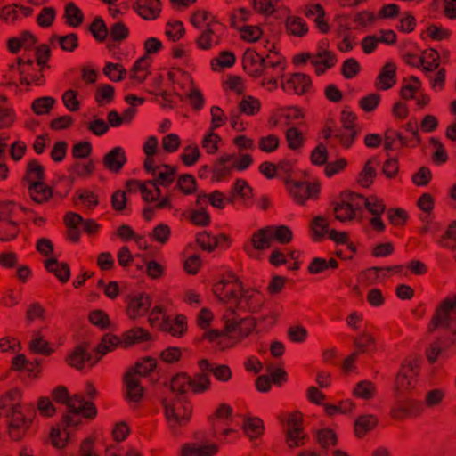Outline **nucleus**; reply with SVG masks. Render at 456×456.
Returning <instances> with one entry per match:
<instances>
[{"label":"nucleus","instance_id":"nucleus-60","mask_svg":"<svg viewBox=\"0 0 456 456\" xmlns=\"http://www.w3.org/2000/svg\"><path fill=\"white\" fill-rule=\"evenodd\" d=\"M20 232L18 223L12 220H7L0 226V240L3 241H9L15 239Z\"/></svg>","mask_w":456,"mask_h":456},{"label":"nucleus","instance_id":"nucleus-7","mask_svg":"<svg viewBox=\"0 0 456 456\" xmlns=\"http://www.w3.org/2000/svg\"><path fill=\"white\" fill-rule=\"evenodd\" d=\"M242 283L233 275L216 282L213 287L214 294L225 304H238L242 296Z\"/></svg>","mask_w":456,"mask_h":456},{"label":"nucleus","instance_id":"nucleus-50","mask_svg":"<svg viewBox=\"0 0 456 456\" xmlns=\"http://www.w3.org/2000/svg\"><path fill=\"white\" fill-rule=\"evenodd\" d=\"M191 377L186 373H178L170 380V388L174 393L183 395L190 388Z\"/></svg>","mask_w":456,"mask_h":456},{"label":"nucleus","instance_id":"nucleus-6","mask_svg":"<svg viewBox=\"0 0 456 456\" xmlns=\"http://www.w3.org/2000/svg\"><path fill=\"white\" fill-rule=\"evenodd\" d=\"M129 190H139L142 193V200L146 202H157L155 208L158 209L171 208V201L168 195L160 199L161 191L156 184V182L146 181H129L127 183Z\"/></svg>","mask_w":456,"mask_h":456},{"label":"nucleus","instance_id":"nucleus-16","mask_svg":"<svg viewBox=\"0 0 456 456\" xmlns=\"http://www.w3.org/2000/svg\"><path fill=\"white\" fill-rule=\"evenodd\" d=\"M396 84V65L387 62L380 69L375 80V87L378 90L386 91Z\"/></svg>","mask_w":456,"mask_h":456},{"label":"nucleus","instance_id":"nucleus-13","mask_svg":"<svg viewBox=\"0 0 456 456\" xmlns=\"http://www.w3.org/2000/svg\"><path fill=\"white\" fill-rule=\"evenodd\" d=\"M88 346L86 345H79L71 351L67 356L66 362L71 367L81 370L85 367L86 362H89L91 366L97 363L101 358L96 357L93 359L87 352Z\"/></svg>","mask_w":456,"mask_h":456},{"label":"nucleus","instance_id":"nucleus-57","mask_svg":"<svg viewBox=\"0 0 456 456\" xmlns=\"http://www.w3.org/2000/svg\"><path fill=\"white\" fill-rule=\"evenodd\" d=\"M66 22L71 27H78L83 21V13L73 3H69L65 7Z\"/></svg>","mask_w":456,"mask_h":456},{"label":"nucleus","instance_id":"nucleus-3","mask_svg":"<svg viewBox=\"0 0 456 456\" xmlns=\"http://www.w3.org/2000/svg\"><path fill=\"white\" fill-rule=\"evenodd\" d=\"M456 295L447 297L436 305L428 325V331L434 333L438 329L450 330L456 329Z\"/></svg>","mask_w":456,"mask_h":456},{"label":"nucleus","instance_id":"nucleus-36","mask_svg":"<svg viewBox=\"0 0 456 456\" xmlns=\"http://www.w3.org/2000/svg\"><path fill=\"white\" fill-rule=\"evenodd\" d=\"M45 178V169L37 160H30L27 165L23 182L29 184L42 183Z\"/></svg>","mask_w":456,"mask_h":456},{"label":"nucleus","instance_id":"nucleus-1","mask_svg":"<svg viewBox=\"0 0 456 456\" xmlns=\"http://www.w3.org/2000/svg\"><path fill=\"white\" fill-rule=\"evenodd\" d=\"M224 330H210L203 338L216 343L220 350L232 348L248 338L256 330L257 322L252 316L238 319L234 311L228 308L224 316Z\"/></svg>","mask_w":456,"mask_h":456},{"label":"nucleus","instance_id":"nucleus-51","mask_svg":"<svg viewBox=\"0 0 456 456\" xmlns=\"http://www.w3.org/2000/svg\"><path fill=\"white\" fill-rule=\"evenodd\" d=\"M94 170V164L93 160H89L86 163L77 162L74 164L70 169V178L75 180L76 178H86L90 176Z\"/></svg>","mask_w":456,"mask_h":456},{"label":"nucleus","instance_id":"nucleus-42","mask_svg":"<svg viewBox=\"0 0 456 456\" xmlns=\"http://www.w3.org/2000/svg\"><path fill=\"white\" fill-rule=\"evenodd\" d=\"M261 102L252 95L244 96L238 104L240 113L248 116L258 114L261 110Z\"/></svg>","mask_w":456,"mask_h":456},{"label":"nucleus","instance_id":"nucleus-62","mask_svg":"<svg viewBox=\"0 0 456 456\" xmlns=\"http://www.w3.org/2000/svg\"><path fill=\"white\" fill-rule=\"evenodd\" d=\"M156 360L151 357L143 358L141 362H138L134 369L130 370L137 377H145L151 373L156 368Z\"/></svg>","mask_w":456,"mask_h":456},{"label":"nucleus","instance_id":"nucleus-37","mask_svg":"<svg viewBox=\"0 0 456 456\" xmlns=\"http://www.w3.org/2000/svg\"><path fill=\"white\" fill-rule=\"evenodd\" d=\"M284 71L285 62L281 58L276 57L273 59L270 55H267L261 77H283Z\"/></svg>","mask_w":456,"mask_h":456},{"label":"nucleus","instance_id":"nucleus-33","mask_svg":"<svg viewBox=\"0 0 456 456\" xmlns=\"http://www.w3.org/2000/svg\"><path fill=\"white\" fill-rule=\"evenodd\" d=\"M377 424L378 419L375 415H361L354 421V435L358 438H362L370 432Z\"/></svg>","mask_w":456,"mask_h":456},{"label":"nucleus","instance_id":"nucleus-26","mask_svg":"<svg viewBox=\"0 0 456 456\" xmlns=\"http://www.w3.org/2000/svg\"><path fill=\"white\" fill-rule=\"evenodd\" d=\"M377 386L370 380H361L355 384L352 389L354 397L362 399L363 401H370L377 395Z\"/></svg>","mask_w":456,"mask_h":456},{"label":"nucleus","instance_id":"nucleus-5","mask_svg":"<svg viewBox=\"0 0 456 456\" xmlns=\"http://www.w3.org/2000/svg\"><path fill=\"white\" fill-rule=\"evenodd\" d=\"M419 360L406 359L401 365L395 381V393L397 397L403 396L412 391L418 382Z\"/></svg>","mask_w":456,"mask_h":456},{"label":"nucleus","instance_id":"nucleus-2","mask_svg":"<svg viewBox=\"0 0 456 456\" xmlns=\"http://www.w3.org/2000/svg\"><path fill=\"white\" fill-rule=\"evenodd\" d=\"M6 429L9 437L15 442L21 441L28 434L33 423V415L23 411L20 398L11 401L6 408Z\"/></svg>","mask_w":456,"mask_h":456},{"label":"nucleus","instance_id":"nucleus-44","mask_svg":"<svg viewBox=\"0 0 456 456\" xmlns=\"http://www.w3.org/2000/svg\"><path fill=\"white\" fill-rule=\"evenodd\" d=\"M123 346V343L121 340V338H118V336L114 334H105L101 342L98 344L95 351L97 354H99L101 356L106 354L109 352L113 351L118 346Z\"/></svg>","mask_w":456,"mask_h":456},{"label":"nucleus","instance_id":"nucleus-59","mask_svg":"<svg viewBox=\"0 0 456 456\" xmlns=\"http://www.w3.org/2000/svg\"><path fill=\"white\" fill-rule=\"evenodd\" d=\"M286 141L291 150H298L304 145L305 137L297 127H290L286 131Z\"/></svg>","mask_w":456,"mask_h":456},{"label":"nucleus","instance_id":"nucleus-58","mask_svg":"<svg viewBox=\"0 0 456 456\" xmlns=\"http://www.w3.org/2000/svg\"><path fill=\"white\" fill-rule=\"evenodd\" d=\"M445 397V391L442 388H434L426 393L424 405L428 408H436L441 405Z\"/></svg>","mask_w":456,"mask_h":456},{"label":"nucleus","instance_id":"nucleus-11","mask_svg":"<svg viewBox=\"0 0 456 456\" xmlns=\"http://www.w3.org/2000/svg\"><path fill=\"white\" fill-rule=\"evenodd\" d=\"M281 86L284 92H293L297 95H304L311 91L313 82L308 75L297 72L282 80Z\"/></svg>","mask_w":456,"mask_h":456},{"label":"nucleus","instance_id":"nucleus-39","mask_svg":"<svg viewBox=\"0 0 456 456\" xmlns=\"http://www.w3.org/2000/svg\"><path fill=\"white\" fill-rule=\"evenodd\" d=\"M175 167L168 165L159 166L158 169H154V174L152 175L155 179L152 180L156 182V184L168 186L175 180Z\"/></svg>","mask_w":456,"mask_h":456},{"label":"nucleus","instance_id":"nucleus-22","mask_svg":"<svg viewBox=\"0 0 456 456\" xmlns=\"http://www.w3.org/2000/svg\"><path fill=\"white\" fill-rule=\"evenodd\" d=\"M219 28L220 24H211L210 28H204L196 40L198 47L202 50H208L218 45L220 41Z\"/></svg>","mask_w":456,"mask_h":456},{"label":"nucleus","instance_id":"nucleus-43","mask_svg":"<svg viewBox=\"0 0 456 456\" xmlns=\"http://www.w3.org/2000/svg\"><path fill=\"white\" fill-rule=\"evenodd\" d=\"M354 345L359 353H370L376 350V339L374 336L369 332H362L358 335L354 340Z\"/></svg>","mask_w":456,"mask_h":456},{"label":"nucleus","instance_id":"nucleus-30","mask_svg":"<svg viewBox=\"0 0 456 456\" xmlns=\"http://www.w3.org/2000/svg\"><path fill=\"white\" fill-rule=\"evenodd\" d=\"M45 267L48 272L54 273L61 283H66L69 280L70 269L67 263H61L52 257L45 261Z\"/></svg>","mask_w":456,"mask_h":456},{"label":"nucleus","instance_id":"nucleus-34","mask_svg":"<svg viewBox=\"0 0 456 456\" xmlns=\"http://www.w3.org/2000/svg\"><path fill=\"white\" fill-rule=\"evenodd\" d=\"M186 328V318L183 315H178L174 320L165 319L160 325V330L168 332L174 337H181L185 332Z\"/></svg>","mask_w":456,"mask_h":456},{"label":"nucleus","instance_id":"nucleus-27","mask_svg":"<svg viewBox=\"0 0 456 456\" xmlns=\"http://www.w3.org/2000/svg\"><path fill=\"white\" fill-rule=\"evenodd\" d=\"M151 339V333L141 327L132 328L123 333L121 340L124 347H128L137 343L149 341Z\"/></svg>","mask_w":456,"mask_h":456},{"label":"nucleus","instance_id":"nucleus-61","mask_svg":"<svg viewBox=\"0 0 456 456\" xmlns=\"http://www.w3.org/2000/svg\"><path fill=\"white\" fill-rule=\"evenodd\" d=\"M242 40L254 43L259 40L263 36V29L259 26H243L239 28Z\"/></svg>","mask_w":456,"mask_h":456},{"label":"nucleus","instance_id":"nucleus-35","mask_svg":"<svg viewBox=\"0 0 456 456\" xmlns=\"http://www.w3.org/2000/svg\"><path fill=\"white\" fill-rule=\"evenodd\" d=\"M378 165V161L376 158L370 159L368 161L365 162L362 171L360 172L358 175L357 182L358 183L363 187L368 188L370 187L377 175L376 172V166Z\"/></svg>","mask_w":456,"mask_h":456},{"label":"nucleus","instance_id":"nucleus-47","mask_svg":"<svg viewBox=\"0 0 456 456\" xmlns=\"http://www.w3.org/2000/svg\"><path fill=\"white\" fill-rule=\"evenodd\" d=\"M283 0H251L254 11L261 15L270 17L276 12L278 3Z\"/></svg>","mask_w":456,"mask_h":456},{"label":"nucleus","instance_id":"nucleus-54","mask_svg":"<svg viewBox=\"0 0 456 456\" xmlns=\"http://www.w3.org/2000/svg\"><path fill=\"white\" fill-rule=\"evenodd\" d=\"M55 103V99L50 96L40 97L33 101L31 109L37 115L48 114Z\"/></svg>","mask_w":456,"mask_h":456},{"label":"nucleus","instance_id":"nucleus-18","mask_svg":"<svg viewBox=\"0 0 456 456\" xmlns=\"http://www.w3.org/2000/svg\"><path fill=\"white\" fill-rule=\"evenodd\" d=\"M232 155L225 154L218 158L212 168V180L220 182L231 176L233 171Z\"/></svg>","mask_w":456,"mask_h":456},{"label":"nucleus","instance_id":"nucleus-20","mask_svg":"<svg viewBox=\"0 0 456 456\" xmlns=\"http://www.w3.org/2000/svg\"><path fill=\"white\" fill-rule=\"evenodd\" d=\"M238 305L246 308L249 312H257L264 305V297L256 289H242V296H240Z\"/></svg>","mask_w":456,"mask_h":456},{"label":"nucleus","instance_id":"nucleus-9","mask_svg":"<svg viewBox=\"0 0 456 456\" xmlns=\"http://www.w3.org/2000/svg\"><path fill=\"white\" fill-rule=\"evenodd\" d=\"M289 195L299 205H305L308 200H317L320 185L308 182H291L288 184Z\"/></svg>","mask_w":456,"mask_h":456},{"label":"nucleus","instance_id":"nucleus-21","mask_svg":"<svg viewBox=\"0 0 456 456\" xmlns=\"http://www.w3.org/2000/svg\"><path fill=\"white\" fill-rule=\"evenodd\" d=\"M198 365L200 370L212 373L219 381L227 382L232 378V370L228 365L213 363L207 359L199 361Z\"/></svg>","mask_w":456,"mask_h":456},{"label":"nucleus","instance_id":"nucleus-23","mask_svg":"<svg viewBox=\"0 0 456 456\" xmlns=\"http://www.w3.org/2000/svg\"><path fill=\"white\" fill-rule=\"evenodd\" d=\"M336 62L335 54L327 50H322L312 57V65L315 68L317 75L323 74L328 69L332 68Z\"/></svg>","mask_w":456,"mask_h":456},{"label":"nucleus","instance_id":"nucleus-15","mask_svg":"<svg viewBox=\"0 0 456 456\" xmlns=\"http://www.w3.org/2000/svg\"><path fill=\"white\" fill-rule=\"evenodd\" d=\"M219 447L216 444L189 443L181 447V456H215L218 453Z\"/></svg>","mask_w":456,"mask_h":456},{"label":"nucleus","instance_id":"nucleus-45","mask_svg":"<svg viewBox=\"0 0 456 456\" xmlns=\"http://www.w3.org/2000/svg\"><path fill=\"white\" fill-rule=\"evenodd\" d=\"M202 371L191 378L190 389L195 394L204 393L211 387V380L207 373Z\"/></svg>","mask_w":456,"mask_h":456},{"label":"nucleus","instance_id":"nucleus-52","mask_svg":"<svg viewBox=\"0 0 456 456\" xmlns=\"http://www.w3.org/2000/svg\"><path fill=\"white\" fill-rule=\"evenodd\" d=\"M401 270V265H395L393 267H370L364 272V275L371 283H376L387 276L386 272H400Z\"/></svg>","mask_w":456,"mask_h":456},{"label":"nucleus","instance_id":"nucleus-32","mask_svg":"<svg viewBox=\"0 0 456 456\" xmlns=\"http://www.w3.org/2000/svg\"><path fill=\"white\" fill-rule=\"evenodd\" d=\"M29 197L37 204L47 202L53 197V190L44 182L28 186Z\"/></svg>","mask_w":456,"mask_h":456},{"label":"nucleus","instance_id":"nucleus-29","mask_svg":"<svg viewBox=\"0 0 456 456\" xmlns=\"http://www.w3.org/2000/svg\"><path fill=\"white\" fill-rule=\"evenodd\" d=\"M126 394L130 401L139 402L143 395V388L141 386L140 378L132 371H127L125 376Z\"/></svg>","mask_w":456,"mask_h":456},{"label":"nucleus","instance_id":"nucleus-14","mask_svg":"<svg viewBox=\"0 0 456 456\" xmlns=\"http://www.w3.org/2000/svg\"><path fill=\"white\" fill-rule=\"evenodd\" d=\"M134 9L143 20H152L159 16L162 6L159 0H137Z\"/></svg>","mask_w":456,"mask_h":456},{"label":"nucleus","instance_id":"nucleus-48","mask_svg":"<svg viewBox=\"0 0 456 456\" xmlns=\"http://www.w3.org/2000/svg\"><path fill=\"white\" fill-rule=\"evenodd\" d=\"M421 64L425 72H431L436 69L440 64L439 53L434 49L425 51L420 56Z\"/></svg>","mask_w":456,"mask_h":456},{"label":"nucleus","instance_id":"nucleus-63","mask_svg":"<svg viewBox=\"0 0 456 456\" xmlns=\"http://www.w3.org/2000/svg\"><path fill=\"white\" fill-rule=\"evenodd\" d=\"M114 87L110 85L100 86L95 94V101L99 106L110 103L114 98Z\"/></svg>","mask_w":456,"mask_h":456},{"label":"nucleus","instance_id":"nucleus-12","mask_svg":"<svg viewBox=\"0 0 456 456\" xmlns=\"http://www.w3.org/2000/svg\"><path fill=\"white\" fill-rule=\"evenodd\" d=\"M266 57L264 58L255 50L248 49L243 54V69L253 77H260L264 70Z\"/></svg>","mask_w":456,"mask_h":456},{"label":"nucleus","instance_id":"nucleus-10","mask_svg":"<svg viewBox=\"0 0 456 456\" xmlns=\"http://www.w3.org/2000/svg\"><path fill=\"white\" fill-rule=\"evenodd\" d=\"M126 302V313L131 320H136L144 316L149 312L151 305V298L145 293L129 295Z\"/></svg>","mask_w":456,"mask_h":456},{"label":"nucleus","instance_id":"nucleus-24","mask_svg":"<svg viewBox=\"0 0 456 456\" xmlns=\"http://www.w3.org/2000/svg\"><path fill=\"white\" fill-rule=\"evenodd\" d=\"M252 198V189L248 183L242 179H238L233 184L230 196L226 199L227 203L234 204L237 200L246 204Z\"/></svg>","mask_w":456,"mask_h":456},{"label":"nucleus","instance_id":"nucleus-38","mask_svg":"<svg viewBox=\"0 0 456 456\" xmlns=\"http://www.w3.org/2000/svg\"><path fill=\"white\" fill-rule=\"evenodd\" d=\"M167 77L168 79L176 84L177 87L185 94L191 87H195L191 76L187 72L180 69L169 71Z\"/></svg>","mask_w":456,"mask_h":456},{"label":"nucleus","instance_id":"nucleus-64","mask_svg":"<svg viewBox=\"0 0 456 456\" xmlns=\"http://www.w3.org/2000/svg\"><path fill=\"white\" fill-rule=\"evenodd\" d=\"M441 246L448 248H456V221L452 222L445 231L444 234L440 238Z\"/></svg>","mask_w":456,"mask_h":456},{"label":"nucleus","instance_id":"nucleus-53","mask_svg":"<svg viewBox=\"0 0 456 456\" xmlns=\"http://www.w3.org/2000/svg\"><path fill=\"white\" fill-rule=\"evenodd\" d=\"M272 240H276L281 244H288L293 239L291 229L286 225L269 226Z\"/></svg>","mask_w":456,"mask_h":456},{"label":"nucleus","instance_id":"nucleus-41","mask_svg":"<svg viewBox=\"0 0 456 456\" xmlns=\"http://www.w3.org/2000/svg\"><path fill=\"white\" fill-rule=\"evenodd\" d=\"M285 438L286 444L290 449L302 447L307 442V435L304 428L286 429Z\"/></svg>","mask_w":456,"mask_h":456},{"label":"nucleus","instance_id":"nucleus-49","mask_svg":"<svg viewBox=\"0 0 456 456\" xmlns=\"http://www.w3.org/2000/svg\"><path fill=\"white\" fill-rule=\"evenodd\" d=\"M191 20L196 28L202 29L210 28L211 24H219L209 12L204 10L195 12Z\"/></svg>","mask_w":456,"mask_h":456},{"label":"nucleus","instance_id":"nucleus-8","mask_svg":"<svg viewBox=\"0 0 456 456\" xmlns=\"http://www.w3.org/2000/svg\"><path fill=\"white\" fill-rule=\"evenodd\" d=\"M17 69L20 74V83L27 86H42L45 84L44 69L37 67L33 60L18 58L16 61Z\"/></svg>","mask_w":456,"mask_h":456},{"label":"nucleus","instance_id":"nucleus-4","mask_svg":"<svg viewBox=\"0 0 456 456\" xmlns=\"http://www.w3.org/2000/svg\"><path fill=\"white\" fill-rule=\"evenodd\" d=\"M166 419L173 431L188 423L191 415V407L189 403L182 398L162 401Z\"/></svg>","mask_w":456,"mask_h":456},{"label":"nucleus","instance_id":"nucleus-55","mask_svg":"<svg viewBox=\"0 0 456 456\" xmlns=\"http://www.w3.org/2000/svg\"><path fill=\"white\" fill-rule=\"evenodd\" d=\"M69 438V430L62 427H54L51 431L52 444L56 448H64Z\"/></svg>","mask_w":456,"mask_h":456},{"label":"nucleus","instance_id":"nucleus-40","mask_svg":"<svg viewBox=\"0 0 456 456\" xmlns=\"http://www.w3.org/2000/svg\"><path fill=\"white\" fill-rule=\"evenodd\" d=\"M272 240L271 230L267 226L253 233L250 242L254 249L264 250L270 248Z\"/></svg>","mask_w":456,"mask_h":456},{"label":"nucleus","instance_id":"nucleus-19","mask_svg":"<svg viewBox=\"0 0 456 456\" xmlns=\"http://www.w3.org/2000/svg\"><path fill=\"white\" fill-rule=\"evenodd\" d=\"M126 162V155L123 148L115 147L102 159L103 166L110 171L118 173Z\"/></svg>","mask_w":456,"mask_h":456},{"label":"nucleus","instance_id":"nucleus-28","mask_svg":"<svg viewBox=\"0 0 456 456\" xmlns=\"http://www.w3.org/2000/svg\"><path fill=\"white\" fill-rule=\"evenodd\" d=\"M285 29L289 35L297 37H303L309 31L308 25L304 19L295 15H289L286 18Z\"/></svg>","mask_w":456,"mask_h":456},{"label":"nucleus","instance_id":"nucleus-46","mask_svg":"<svg viewBox=\"0 0 456 456\" xmlns=\"http://www.w3.org/2000/svg\"><path fill=\"white\" fill-rule=\"evenodd\" d=\"M335 218L340 222H347L354 219L356 213L353 206L341 200L337 202L334 207Z\"/></svg>","mask_w":456,"mask_h":456},{"label":"nucleus","instance_id":"nucleus-56","mask_svg":"<svg viewBox=\"0 0 456 456\" xmlns=\"http://www.w3.org/2000/svg\"><path fill=\"white\" fill-rule=\"evenodd\" d=\"M279 419L286 425L287 429L304 428L303 414L300 411H295L289 413H283L280 415Z\"/></svg>","mask_w":456,"mask_h":456},{"label":"nucleus","instance_id":"nucleus-17","mask_svg":"<svg viewBox=\"0 0 456 456\" xmlns=\"http://www.w3.org/2000/svg\"><path fill=\"white\" fill-rule=\"evenodd\" d=\"M424 411L422 403L416 400H409L395 407L392 411L394 419H402L409 417H418Z\"/></svg>","mask_w":456,"mask_h":456},{"label":"nucleus","instance_id":"nucleus-25","mask_svg":"<svg viewBox=\"0 0 456 456\" xmlns=\"http://www.w3.org/2000/svg\"><path fill=\"white\" fill-rule=\"evenodd\" d=\"M68 409L80 411L84 418L90 419H94L97 414L94 404L91 402H86L83 396L78 395H75L71 397Z\"/></svg>","mask_w":456,"mask_h":456},{"label":"nucleus","instance_id":"nucleus-31","mask_svg":"<svg viewBox=\"0 0 456 456\" xmlns=\"http://www.w3.org/2000/svg\"><path fill=\"white\" fill-rule=\"evenodd\" d=\"M241 428L250 440H255L263 435L265 427L261 419L256 417H245L242 421Z\"/></svg>","mask_w":456,"mask_h":456}]
</instances>
